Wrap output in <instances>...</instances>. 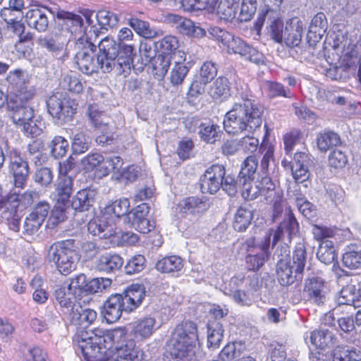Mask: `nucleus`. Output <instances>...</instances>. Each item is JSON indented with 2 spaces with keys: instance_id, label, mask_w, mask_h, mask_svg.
Masks as SVG:
<instances>
[{
  "instance_id": "nucleus-1",
  "label": "nucleus",
  "mask_w": 361,
  "mask_h": 361,
  "mask_svg": "<svg viewBox=\"0 0 361 361\" xmlns=\"http://www.w3.org/2000/svg\"><path fill=\"white\" fill-rule=\"evenodd\" d=\"M126 335L123 329L98 328L80 331L74 338L78 346L76 353H80L85 361H143V352L135 347L134 339L118 345Z\"/></svg>"
},
{
  "instance_id": "nucleus-2",
  "label": "nucleus",
  "mask_w": 361,
  "mask_h": 361,
  "mask_svg": "<svg viewBox=\"0 0 361 361\" xmlns=\"http://www.w3.org/2000/svg\"><path fill=\"white\" fill-rule=\"evenodd\" d=\"M262 123L261 109L249 99L234 103L226 114L224 128L228 134L252 133Z\"/></svg>"
},
{
  "instance_id": "nucleus-3",
  "label": "nucleus",
  "mask_w": 361,
  "mask_h": 361,
  "mask_svg": "<svg viewBox=\"0 0 361 361\" xmlns=\"http://www.w3.org/2000/svg\"><path fill=\"white\" fill-rule=\"evenodd\" d=\"M98 60L100 69L104 73L114 71L121 75L130 70L135 49L132 45H123L121 48L113 37L106 36L98 42Z\"/></svg>"
},
{
  "instance_id": "nucleus-4",
  "label": "nucleus",
  "mask_w": 361,
  "mask_h": 361,
  "mask_svg": "<svg viewBox=\"0 0 361 361\" xmlns=\"http://www.w3.org/2000/svg\"><path fill=\"white\" fill-rule=\"evenodd\" d=\"M86 18L90 30L86 28L84 33L76 40L75 48L78 51L75 54V63L82 73L90 75L100 68L98 56L97 59L94 58V51L101 31L93 25V20L90 16Z\"/></svg>"
},
{
  "instance_id": "nucleus-5",
  "label": "nucleus",
  "mask_w": 361,
  "mask_h": 361,
  "mask_svg": "<svg viewBox=\"0 0 361 361\" xmlns=\"http://www.w3.org/2000/svg\"><path fill=\"white\" fill-rule=\"evenodd\" d=\"M145 296L144 288L139 284L128 287L122 294L111 295L104 304L102 314L108 323L116 322L122 312H132L142 302Z\"/></svg>"
},
{
  "instance_id": "nucleus-6",
  "label": "nucleus",
  "mask_w": 361,
  "mask_h": 361,
  "mask_svg": "<svg viewBox=\"0 0 361 361\" xmlns=\"http://www.w3.org/2000/svg\"><path fill=\"white\" fill-rule=\"evenodd\" d=\"M197 341V329L195 323L187 321L177 325L171 336V357L164 361L192 360Z\"/></svg>"
},
{
  "instance_id": "nucleus-7",
  "label": "nucleus",
  "mask_w": 361,
  "mask_h": 361,
  "mask_svg": "<svg viewBox=\"0 0 361 361\" xmlns=\"http://www.w3.org/2000/svg\"><path fill=\"white\" fill-rule=\"evenodd\" d=\"M20 102L16 98L7 99V109L12 112L11 119L17 128L20 129L27 136H37L42 129L36 123L34 118V110L32 107Z\"/></svg>"
},
{
  "instance_id": "nucleus-8",
  "label": "nucleus",
  "mask_w": 361,
  "mask_h": 361,
  "mask_svg": "<svg viewBox=\"0 0 361 361\" xmlns=\"http://www.w3.org/2000/svg\"><path fill=\"white\" fill-rule=\"evenodd\" d=\"M47 259L56 264L61 274H70L75 269L78 261L74 240H67L52 245L48 251Z\"/></svg>"
},
{
  "instance_id": "nucleus-9",
  "label": "nucleus",
  "mask_w": 361,
  "mask_h": 361,
  "mask_svg": "<svg viewBox=\"0 0 361 361\" xmlns=\"http://www.w3.org/2000/svg\"><path fill=\"white\" fill-rule=\"evenodd\" d=\"M10 95L8 98H16L20 102H28L35 94V89L29 85L30 77L22 69L10 71L6 78Z\"/></svg>"
},
{
  "instance_id": "nucleus-10",
  "label": "nucleus",
  "mask_w": 361,
  "mask_h": 361,
  "mask_svg": "<svg viewBox=\"0 0 361 361\" xmlns=\"http://www.w3.org/2000/svg\"><path fill=\"white\" fill-rule=\"evenodd\" d=\"M298 229L299 226L296 219L292 212H289L277 230H269L266 232L262 240L257 243V247L262 253L266 255L267 258L269 256L268 250L270 246L271 237L272 235V246H274L281 238H284L286 234H287L288 238L290 240L297 235Z\"/></svg>"
},
{
  "instance_id": "nucleus-11",
  "label": "nucleus",
  "mask_w": 361,
  "mask_h": 361,
  "mask_svg": "<svg viewBox=\"0 0 361 361\" xmlns=\"http://www.w3.org/2000/svg\"><path fill=\"white\" fill-rule=\"evenodd\" d=\"M195 3L188 10H206L216 14L221 19L228 20L235 16L238 0H191Z\"/></svg>"
},
{
  "instance_id": "nucleus-12",
  "label": "nucleus",
  "mask_w": 361,
  "mask_h": 361,
  "mask_svg": "<svg viewBox=\"0 0 361 361\" xmlns=\"http://www.w3.org/2000/svg\"><path fill=\"white\" fill-rule=\"evenodd\" d=\"M49 113L61 122L70 121L76 111V104L63 93L50 96L47 102Z\"/></svg>"
},
{
  "instance_id": "nucleus-13",
  "label": "nucleus",
  "mask_w": 361,
  "mask_h": 361,
  "mask_svg": "<svg viewBox=\"0 0 361 361\" xmlns=\"http://www.w3.org/2000/svg\"><path fill=\"white\" fill-rule=\"evenodd\" d=\"M223 46L226 48L228 54H238L256 64H261L264 61V56L261 52L231 34H230V39L227 38Z\"/></svg>"
},
{
  "instance_id": "nucleus-14",
  "label": "nucleus",
  "mask_w": 361,
  "mask_h": 361,
  "mask_svg": "<svg viewBox=\"0 0 361 361\" xmlns=\"http://www.w3.org/2000/svg\"><path fill=\"white\" fill-rule=\"evenodd\" d=\"M87 114L91 123L97 129V133H99L96 141L102 145L108 144L113 138L111 131L109 128V118L104 112L99 111L96 105H90Z\"/></svg>"
},
{
  "instance_id": "nucleus-15",
  "label": "nucleus",
  "mask_w": 361,
  "mask_h": 361,
  "mask_svg": "<svg viewBox=\"0 0 361 361\" xmlns=\"http://www.w3.org/2000/svg\"><path fill=\"white\" fill-rule=\"evenodd\" d=\"M7 156L9 159V170L14 178V185L16 188H23L29 174L28 164L20 157V152L16 149H9Z\"/></svg>"
},
{
  "instance_id": "nucleus-16",
  "label": "nucleus",
  "mask_w": 361,
  "mask_h": 361,
  "mask_svg": "<svg viewBox=\"0 0 361 361\" xmlns=\"http://www.w3.org/2000/svg\"><path fill=\"white\" fill-rule=\"evenodd\" d=\"M226 173L223 165L214 164L209 166L200 178V188L203 193L215 194L222 186Z\"/></svg>"
},
{
  "instance_id": "nucleus-17",
  "label": "nucleus",
  "mask_w": 361,
  "mask_h": 361,
  "mask_svg": "<svg viewBox=\"0 0 361 361\" xmlns=\"http://www.w3.org/2000/svg\"><path fill=\"white\" fill-rule=\"evenodd\" d=\"M264 23L271 38L277 42H283V24L277 12L267 10L265 13L259 14L256 21V27L260 29Z\"/></svg>"
},
{
  "instance_id": "nucleus-18",
  "label": "nucleus",
  "mask_w": 361,
  "mask_h": 361,
  "mask_svg": "<svg viewBox=\"0 0 361 361\" xmlns=\"http://www.w3.org/2000/svg\"><path fill=\"white\" fill-rule=\"evenodd\" d=\"M159 329V325L156 318L146 316L137 319L131 324L130 334L135 339L143 341L149 339Z\"/></svg>"
},
{
  "instance_id": "nucleus-19",
  "label": "nucleus",
  "mask_w": 361,
  "mask_h": 361,
  "mask_svg": "<svg viewBox=\"0 0 361 361\" xmlns=\"http://www.w3.org/2000/svg\"><path fill=\"white\" fill-rule=\"evenodd\" d=\"M148 213L149 207L146 204H140L125 217V223L140 233H147L153 228L147 218Z\"/></svg>"
},
{
  "instance_id": "nucleus-20",
  "label": "nucleus",
  "mask_w": 361,
  "mask_h": 361,
  "mask_svg": "<svg viewBox=\"0 0 361 361\" xmlns=\"http://www.w3.org/2000/svg\"><path fill=\"white\" fill-rule=\"evenodd\" d=\"M88 231L100 238H107L117 234L116 224L104 212L100 217L91 220L87 226Z\"/></svg>"
},
{
  "instance_id": "nucleus-21",
  "label": "nucleus",
  "mask_w": 361,
  "mask_h": 361,
  "mask_svg": "<svg viewBox=\"0 0 361 361\" xmlns=\"http://www.w3.org/2000/svg\"><path fill=\"white\" fill-rule=\"evenodd\" d=\"M50 11L45 7L34 6L25 13L27 25L38 32H45L49 26Z\"/></svg>"
},
{
  "instance_id": "nucleus-22",
  "label": "nucleus",
  "mask_w": 361,
  "mask_h": 361,
  "mask_svg": "<svg viewBox=\"0 0 361 361\" xmlns=\"http://www.w3.org/2000/svg\"><path fill=\"white\" fill-rule=\"evenodd\" d=\"M209 207L208 202L197 197H189L179 202L177 210L181 216L189 218L196 217L204 212Z\"/></svg>"
},
{
  "instance_id": "nucleus-23",
  "label": "nucleus",
  "mask_w": 361,
  "mask_h": 361,
  "mask_svg": "<svg viewBox=\"0 0 361 361\" xmlns=\"http://www.w3.org/2000/svg\"><path fill=\"white\" fill-rule=\"evenodd\" d=\"M328 292L326 282L319 277H312L306 281L304 293L312 302L321 305L326 300Z\"/></svg>"
},
{
  "instance_id": "nucleus-24",
  "label": "nucleus",
  "mask_w": 361,
  "mask_h": 361,
  "mask_svg": "<svg viewBox=\"0 0 361 361\" xmlns=\"http://www.w3.org/2000/svg\"><path fill=\"white\" fill-rule=\"evenodd\" d=\"M87 16H90L91 18L90 13H87L85 16V18H87ZM56 17L58 19L63 20V25L66 26V29L72 35H75L76 39L84 33L86 28L90 30V26L87 23V18H85L87 26H85L84 28L82 27L83 19L79 15L61 10L56 13Z\"/></svg>"
},
{
  "instance_id": "nucleus-25",
  "label": "nucleus",
  "mask_w": 361,
  "mask_h": 361,
  "mask_svg": "<svg viewBox=\"0 0 361 361\" xmlns=\"http://www.w3.org/2000/svg\"><path fill=\"white\" fill-rule=\"evenodd\" d=\"M303 32L302 21L295 17L286 22L283 34V42L288 47H297L300 44Z\"/></svg>"
},
{
  "instance_id": "nucleus-26",
  "label": "nucleus",
  "mask_w": 361,
  "mask_h": 361,
  "mask_svg": "<svg viewBox=\"0 0 361 361\" xmlns=\"http://www.w3.org/2000/svg\"><path fill=\"white\" fill-rule=\"evenodd\" d=\"M328 27L327 19L325 14L322 12H319L312 18L309 31L307 35L308 43L313 46L319 42Z\"/></svg>"
},
{
  "instance_id": "nucleus-27",
  "label": "nucleus",
  "mask_w": 361,
  "mask_h": 361,
  "mask_svg": "<svg viewBox=\"0 0 361 361\" xmlns=\"http://www.w3.org/2000/svg\"><path fill=\"white\" fill-rule=\"evenodd\" d=\"M39 44L59 60L63 61L68 57L66 42L60 37H44L39 40Z\"/></svg>"
},
{
  "instance_id": "nucleus-28",
  "label": "nucleus",
  "mask_w": 361,
  "mask_h": 361,
  "mask_svg": "<svg viewBox=\"0 0 361 361\" xmlns=\"http://www.w3.org/2000/svg\"><path fill=\"white\" fill-rule=\"evenodd\" d=\"M175 58H177V60L174 61L170 73V82L173 86H178L183 82L189 71V68L184 63L186 60V55L184 51H179L176 52Z\"/></svg>"
},
{
  "instance_id": "nucleus-29",
  "label": "nucleus",
  "mask_w": 361,
  "mask_h": 361,
  "mask_svg": "<svg viewBox=\"0 0 361 361\" xmlns=\"http://www.w3.org/2000/svg\"><path fill=\"white\" fill-rule=\"evenodd\" d=\"M295 268L288 259H281L279 261L276 273L278 280L282 286H289L296 279L302 278V274L295 273Z\"/></svg>"
},
{
  "instance_id": "nucleus-30",
  "label": "nucleus",
  "mask_w": 361,
  "mask_h": 361,
  "mask_svg": "<svg viewBox=\"0 0 361 361\" xmlns=\"http://www.w3.org/2000/svg\"><path fill=\"white\" fill-rule=\"evenodd\" d=\"M130 209V202L126 198L116 200L111 204L106 205L103 212L107 215L111 220H114L115 224L121 218L125 220L127 217Z\"/></svg>"
},
{
  "instance_id": "nucleus-31",
  "label": "nucleus",
  "mask_w": 361,
  "mask_h": 361,
  "mask_svg": "<svg viewBox=\"0 0 361 361\" xmlns=\"http://www.w3.org/2000/svg\"><path fill=\"white\" fill-rule=\"evenodd\" d=\"M75 325H90L97 319V312L92 309H83L79 304L73 306L68 316Z\"/></svg>"
},
{
  "instance_id": "nucleus-32",
  "label": "nucleus",
  "mask_w": 361,
  "mask_h": 361,
  "mask_svg": "<svg viewBox=\"0 0 361 361\" xmlns=\"http://www.w3.org/2000/svg\"><path fill=\"white\" fill-rule=\"evenodd\" d=\"M97 192L95 189L86 188L78 191L73 197L71 206L76 211L87 210L94 202Z\"/></svg>"
},
{
  "instance_id": "nucleus-33",
  "label": "nucleus",
  "mask_w": 361,
  "mask_h": 361,
  "mask_svg": "<svg viewBox=\"0 0 361 361\" xmlns=\"http://www.w3.org/2000/svg\"><path fill=\"white\" fill-rule=\"evenodd\" d=\"M128 25L140 37L145 39H152L160 35V32L151 26L148 21L142 20L132 16L128 20Z\"/></svg>"
},
{
  "instance_id": "nucleus-34",
  "label": "nucleus",
  "mask_w": 361,
  "mask_h": 361,
  "mask_svg": "<svg viewBox=\"0 0 361 361\" xmlns=\"http://www.w3.org/2000/svg\"><path fill=\"white\" fill-rule=\"evenodd\" d=\"M39 197V192L35 190H27L23 194L13 192L7 195V204L13 209H18L20 206L26 207L31 205Z\"/></svg>"
},
{
  "instance_id": "nucleus-35",
  "label": "nucleus",
  "mask_w": 361,
  "mask_h": 361,
  "mask_svg": "<svg viewBox=\"0 0 361 361\" xmlns=\"http://www.w3.org/2000/svg\"><path fill=\"white\" fill-rule=\"evenodd\" d=\"M217 69L215 64L207 61L202 64L200 68V80L195 81L191 84V90H195L197 93L204 92V85L210 82L216 75Z\"/></svg>"
},
{
  "instance_id": "nucleus-36",
  "label": "nucleus",
  "mask_w": 361,
  "mask_h": 361,
  "mask_svg": "<svg viewBox=\"0 0 361 361\" xmlns=\"http://www.w3.org/2000/svg\"><path fill=\"white\" fill-rule=\"evenodd\" d=\"M123 264V259L117 254L105 253L97 262V268L102 271L111 272L119 269Z\"/></svg>"
},
{
  "instance_id": "nucleus-37",
  "label": "nucleus",
  "mask_w": 361,
  "mask_h": 361,
  "mask_svg": "<svg viewBox=\"0 0 361 361\" xmlns=\"http://www.w3.org/2000/svg\"><path fill=\"white\" fill-rule=\"evenodd\" d=\"M183 267V260L178 256L172 255L165 257L156 264V269L166 274L178 273Z\"/></svg>"
},
{
  "instance_id": "nucleus-38",
  "label": "nucleus",
  "mask_w": 361,
  "mask_h": 361,
  "mask_svg": "<svg viewBox=\"0 0 361 361\" xmlns=\"http://www.w3.org/2000/svg\"><path fill=\"white\" fill-rule=\"evenodd\" d=\"M73 192V180L71 178L60 177L54 193L58 203L66 205Z\"/></svg>"
},
{
  "instance_id": "nucleus-39",
  "label": "nucleus",
  "mask_w": 361,
  "mask_h": 361,
  "mask_svg": "<svg viewBox=\"0 0 361 361\" xmlns=\"http://www.w3.org/2000/svg\"><path fill=\"white\" fill-rule=\"evenodd\" d=\"M222 324L216 320L209 321L207 324V347L216 349L219 347L224 338Z\"/></svg>"
},
{
  "instance_id": "nucleus-40",
  "label": "nucleus",
  "mask_w": 361,
  "mask_h": 361,
  "mask_svg": "<svg viewBox=\"0 0 361 361\" xmlns=\"http://www.w3.org/2000/svg\"><path fill=\"white\" fill-rule=\"evenodd\" d=\"M76 295L68 287H60L55 291V298L62 308L63 314L69 315L73 306L76 305L75 299Z\"/></svg>"
},
{
  "instance_id": "nucleus-41",
  "label": "nucleus",
  "mask_w": 361,
  "mask_h": 361,
  "mask_svg": "<svg viewBox=\"0 0 361 361\" xmlns=\"http://www.w3.org/2000/svg\"><path fill=\"white\" fill-rule=\"evenodd\" d=\"M333 361H360L361 352L348 346H337L331 353Z\"/></svg>"
},
{
  "instance_id": "nucleus-42",
  "label": "nucleus",
  "mask_w": 361,
  "mask_h": 361,
  "mask_svg": "<svg viewBox=\"0 0 361 361\" xmlns=\"http://www.w3.org/2000/svg\"><path fill=\"white\" fill-rule=\"evenodd\" d=\"M317 258L325 264H330L336 260L337 255L332 240L321 242L317 253Z\"/></svg>"
},
{
  "instance_id": "nucleus-43",
  "label": "nucleus",
  "mask_w": 361,
  "mask_h": 361,
  "mask_svg": "<svg viewBox=\"0 0 361 361\" xmlns=\"http://www.w3.org/2000/svg\"><path fill=\"white\" fill-rule=\"evenodd\" d=\"M123 160L120 157L112 156L104 158V161L97 169L99 176H106L110 173H121Z\"/></svg>"
},
{
  "instance_id": "nucleus-44",
  "label": "nucleus",
  "mask_w": 361,
  "mask_h": 361,
  "mask_svg": "<svg viewBox=\"0 0 361 361\" xmlns=\"http://www.w3.org/2000/svg\"><path fill=\"white\" fill-rule=\"evenodd\" d=\"M252 218L253 214L250 209L245 207L238 208L234 216V229L238 232L245 231L251 224Z\"/></svg>"
},
{
  "instance_id": "nucleus-45",
  "label": "nucleus",
  "mask_w": 361,
  "mask_h": 361,
  "mask_svg": "<svg viewBox=\"0 0 361 361\" xmlns=\"http://www.w3.org/2000/svg\"><path fill=\"white\" fill-rule=\"evenodd\" d=\"M341 143L338 134L329 131L320 133L317 136V145L319 151L325 152Z\"/></svg>"
},
{
  "instance_id": "nucleus-46",
  "label": "nucleus",
  "mask_w": 361,
  "mask_h": 361,
  "mask_svg": "<svg viewBox=\"0 0 361 361\" xmlns=\"http://www.w3.org/2000/svg\"><path fill=\"white\" fill-rule=\"evenodd\" d=\"M172 55L159 54L152 63L153 74L158 80H162L171 64Z\"/></svg>"
},
{
  "instance_id": "nucleus-47",
  "label": "nucleus",
  "mask_w": 361,
  "mask_h": 361,
  "mask_svg": "<svg viewBox=\"0 0 361 361\" xmlns=\"http://www.w3.org/2000/svg\"><path fill=\"white\" fill-rule=\"evenodd\" d=\"M154 44L156 49L161 51L164 55L173 54L175 58V54L180 51L178 50L179 42L178 39L173 35H166Z\"/></svg>"
},
{
  "instance_id": "nucleus-48",
  "label": "nucleus",
  "mask_w": 361,
  "mask_h": 361,
  "mask_svg": "<svg viewBox=\"0 0 361 361\" xmlns=\"http://www.w3.org/2000/svg\"><path fill=\"white\" fill-rule=\"evenodd\" d=\"M96 18L100 29L106 30L116 27L119 21V16L117 14L104 9L98 11Z\"/></svg>"
},
{
  "instance_id": "nucleus-49",
  "label": "nucleus",
  "mask_w": 361,
  "mask_h": 361,
  "mask_svg": "<svg viewBox=\"0 0 361 361\" xmlns=\"http://www.w3.org/2000/svg\"><path fill=\"white\" fill-rule=\"evenodd\" d=\"M229 86L227 78L219 77L211 86L209 94L214 99L226 98L229 94Z\"/></svg>"
},
{
  "instance_id": "nucleus-50",
  "label": "nucleus",
  "mask_w": 361,
  "mask_h": 361,
  "mask_svg": "<svg viewBox=\"0 0 361 361\" xmlns=\"http://www.w3.org/2000/svg\"><path fill=\"white\" fill-rule=\"evenodd\" d=\"M199 134L204 142L212 144L220 139L221 131L220 127L217 125L202 124Z\"/></svg>"
},
{
  "instance_id": "nucleus-51",
  "label": "nucleus",
  "mask_w": 361,
  "mask_h": 361,
  "mask_svg": "<svg viewBox=\"0 0 361 361\" xmlns=\"http://www.w3.org/2000/svg\"><path fill=\"white\" fill-rule=\"evenodd\" d=\"M260 186V194L264 197L266 201L273 200L276 197L283 194L280 189H276L274 183L269 177H263L258 183Z\"/></svg>"
},
{
  "instance_id": "nucleus-52",
  "label": "nucleus",
  "mask_w": 361,
  "mask_h": 361,
  "mask_svg": "<svg viewBox=\"0 0 361 361\" xmlns=\"http://www.w3.org/2000/svg\"><path fill=\"white\" fill-rule=\"evenodd\" d=\"M258 167V159L255 156L247 157L241 165V169L239 173L240 181L242 179H253Z\"/></svg>"
},
{
  "instance_id": "nucleus-53",
  "label": "nucleus",
  "mask_w": 361,
  "mask_h": 361,
  "mask_svg": "<svg viewBox=\"0 0 361 361\" xmlns=\"http://www.w3.org/2000/svg\"><path fill=\"white\" fill-rule=\"evenodd\" d=\"M342 262L343 264L349 269L361 268V250L348 247L343 255Z\"/></svg>"
},
{
  "instance_id": "nucleus-54",
  "label": "nucleus",
  "mask_w": 361,
  "mask_h": 361,
  "mask_svg": "<svg viewBox=\"0 0 361 361\" xmlns=\"http://www.w3.org/2000/svg\"><path fill=\"white\" fill-rule=\"evenodd\" d=\"M244 346L240 343H228L220 352L219 356L222 361H232L241 355Z\"/></svg>"
},
{
  "instance_id": "nucleus-55",
  "label": "nucleus",
  "mask_w": 361,
  "mask_h": 361,
  "mask_svg": "<svg viewBox=\"0 0 361 361\" xmlns=\"http://www.w3.org/2000/svg\"><path fill=\"white\" fill-rule=\"evenodd\" d=\"M91 144V139L84 132L76 133L73 137L72 149L75 154H82L88 150Z\"/></svg>"
},
{
  "instance_id": "nucleus-56",
  "label": "nucleus",
  "mask_w": 361,
  "mask_h": 361,
  "mask_svg": "<svg viewBox=\"0 0 361 361\" xmlns=\"http://www.w3.org/2000/svg\"><path fill=\"white\" fill-rule=\"evenodd\" d=\"M1 216L2 220H5L9 229L17 232L20 229V215L18 214V209H13L11 207L4 210Z\"/></svg>"
},
{
  "instance_id": "nucleus-57",
  "label": "nucleus",
  "mask_w": 361,
  "mask_h": 361,
  "mask_svg": "<svg viewBox=\"0 0 361 361\" xmlns=\"http://www.w3.org/2000/svg\"><path fill=\"white\" fill-rule=\"evenodd\" d=\"M111 285V280L109 278H94L87 282L85 293L92 294L102 292Z\"/></svg>"
},
{
  "instance_id": "nucleus-58",
  "label": "nucleus",
  "mask_w": 361,
  "mask_h": 361,
  "mask_svg": "<svg viewBox=\"0 0 361 361\" xmlns=\"http://www.w3.org/2000/svg\"><path fill=\"white\" fill-rule=\"evenodd\" d=\"M242 196L247 200L256 199L260 194V186L253 179H243Z\"/></svg>"
},
{
  "instance_id": "nucleus-59",
  "label": "nucleus",
  "mask_w": 361,
  "mask_h": 361,
  "mask_svg": "<svg viewBox=\"0 0 361 361\" xmlns=\"http://www.w3.org/2000/svg\"><path fill=\"white\" fill-rule=\"evenodd\" d=\"M51 153L55 158L63 157L67 152L68 142L61 136H56L49 145Z\"/></svg>"
},
{
  "instance_id": "nucleus-60",
  "label": "nucleus",
  "mask_w": 361,
  "mask_h": 361,
  "mask_svg": "<svg viewBox=\"0 0 361 361\" xmlns=\"http://www.w3.org/2000/svg\"><path fill=\"white\" fill-rule=\"evenodd\" d=\"M306 250L303 245L299 244L293 252L292 265L295 267V273L302 274L305 265Z\"/></svg>"
},
{
  "instance_id": "nucleus-61",
  "label": "nucleus",
  "mask_w": 361,
  "mask_h": 361,
  "mask_svg": "<svg viewBox=\"0 0 361 361\" xmlns=\"http://www.w3.org/2000/svg\"><path fill=\"white\" fill-rule=\"evenodd\" d=\"M332 338V334L328 330H317L311 333V343L317 348H324L329 343V340Z\"/></svg>"
},
{
  "instance_id": "nucleus-62",
  "label": "nucleus",
  "mask_w": 361,
  "mask_h": 361,
  "mask_svg": "<svg viewBox=\"0 0 361 361\" xmlns=\"http://www.w3.org/2000/svg\"><path fill=\"white\" fill-rule=\"evenodd\" d=\"M145 266V258L143 255H137L132 257L125 267L126 272L132 275L140 272Z\"/></svg>"
},
{
  "instance_id": "nucleus-63",
  "label": "nucleus",
  "mask_w": 361,
  "mask_h": 361,
  "mask_svg": "<svg viewBox=\"0 0 361 361\" xmlns=\"http://www.w3.org/2000/svg\"><path fill=\"white\" fill-rule=\"evenodd\" d=\"M87 282L86 276L84 274H80L71 279V282L67 287L75 295H80L81 293H85Z\"/></svg>"
},
{
  "instance_id": "nucleus-64",
  "label": "nucleus",
  "mask_w": 361,
  "mask_h": 361,
  "mask_svg": "<svg viewBox=\"0 0 361 361\" xmlns=\"http://www.w3.org/2000/svg\"><path fill=\"white\" fill-rule=\"evenodd\" d=\"M264 90L268 92L270 97L283 96L284 97H290V92L285 90L283 85L281 83L272 81H267L264 85Z\"/></svg>"
}]
</instances>
